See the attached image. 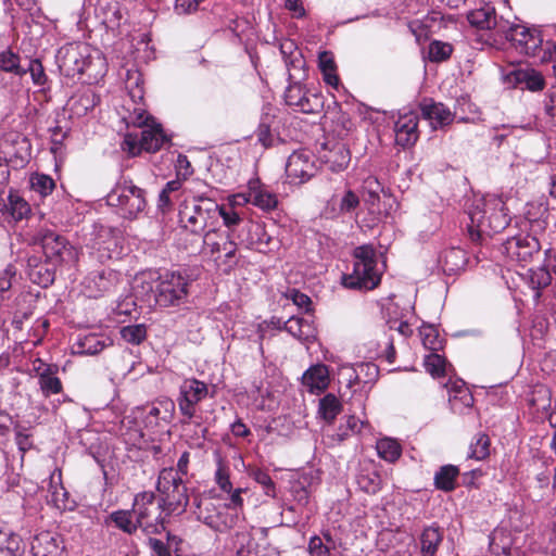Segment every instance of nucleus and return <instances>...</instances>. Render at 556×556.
<instances>
[{
    "label": "nucleus",
    "instance_id": "nucleus-54",
    "mask_svg": "<svg viewBox=\"0 0 556 556\" xmlns=\"http://www.w3.org/2000/svg\"><path fill=\"white\" fill-rule=\"evenodd\" d=\"M458 402H460L465 407H470L473 403V397L469 390L463 386L457 387L454 390V394L450 396V403L454 410L458 408Z\"/></svg>",
    "mask_w": 556,
    "mask_h": 556
},
{
    "label": "nucleus",
    "instance_id": "nucleus-53",
    "mask_svg": "<svg viewBox=\"0 0 556 556\" xmlns=\"http://www.w3.org/2000/svg\"><path fill=\"white\" fill-rule=\"evenodd\" d=\"M453 48L450 43L432 41L429 46V59L433 62H441L450 58Z\"/></svg>",
    "mask_w": 556,
    "mask_h": 556
},
{
    "label": "nucleus",
    "instance_id": "nucleus-10",
    "mask_svg": "<svg viewBox=\"0 0 556 556\" xmlns=\"http://www.w3.org/2000/svg\"><path fill=\"white\" fill-rule=\"evenodd\" d=\"M208 394L207 384L195 378L185 379L179 386L177 404L182 416V424H190L195 417V406Z\"/></svg>",
    "mask_w": 556,
    "mask_h": 556
},
{
    "label": "nucleus",
    "instance_id": "nucleus-18",
    "mask_svg": "<svg viewBox=\"0 0 556 556\" xmlns=\"http://www.w3.org/2000/svg\"><path fill=\"white\" fill-rule=\"evenodd\" d=\"M94 15L109 29L118 27L123 18L118 0H98L94 7Z\"/></svg>",
    "mask_w": 556,
    "mask_h": 556
},
{
    "label": "nucleus",
    "instance_id": "nucleus-50",
    "mask_svg": "<svg viewBox=\"0 0 556 556\" xmlns=\"http://www.w3.org/2000/svg\"><path fill=\"white\" fill-rule=\"evenodd\" d=\"M424 365L426 370L432 377H441L445 375V359L437 353H430L425 356Z\"/></svg>",
    "mask_w": 556,
    "mask_h": 556
},
{
    "label": "nucleus",
    "instance_id": "nucleus-30",
    "mask_svg": "<svg viewBox=\"0 0 556 556\" xmlns=\"http://www.w3.org/2000/svg\"><path fill=\"white\" fill-rule=\"evenodd\" d=\"M98 101L99 99L94 92L90 89H87L71 99L70 110L73 115L80 117L92 110L97 105Z\"/></svg>",
    "mask_w": 556,
    "mask_h": 556
},
{
    "label": "nucleus",
    "instance_id": "nucleus-49",
    "mask_svg": "<svg viewBox=\"0 0 556 556\" xmlns=\"http://www.w3.org/2000/svg\"><path fill=\"white\" fill-rule=\"evenodd\" d=\"M121 336L128 343L139 344L147 337V328L143 324L125 326L121 329Z\"/></svg>",
    "mask_w": 556,
    "mask_h": 556
},
{
    "label": "nucleus",
    "instance_id": "nucleus-38",
    "mask_svg": "<svg viewBox=\"0 0 556 556\" xmlns=\"http://www.w3.org/2000/svg\"><path fill=\"white\" fill-rule=\"evenodd\" d=\"M132 510L119 509L110 515V520L123 532L134 534L141 526L132 519Z\"/></svg>",
    "mask_w": 556,
    "mask_h": 556
},
{
    "label": "nucleus",
    "instance_id": "nucleus-32",
    "mask_svg": "<svg viewBox=\"0 0 556 556\" xmlns=\"http://www.w3.org/2000/svg\"><path fill=\"white\" fill-rule=\"evenodd\" d=\"M440 262L445 273L455 274L465 267L467 262L466 253L463 249L451 248L444 251Z\"/></svg>",
    "mask_w": 556,
    "mask_h": 556
},
{
    "label": "nucleus",
    "instance_id": "nucleus-40",
    "mask_svg": "<svg viewBox=\"0 0 556 556\" xmlns=\"http://www.w3.org/2000/svg\"><path fill=\"white\" fill-rule=\"evenodd\" d=\"M50 494L52 503L60 509H71L72 505L68 501L70 494L61 483V475L59 473L58 481L55 475L51 476Z\"/></svg>",
    "mask_w": 556,
    "mask_h": 556
},
{
    "label": "nucleus",
    "instance_id": "nucleus-20",
    "mask_svg": "<svg viewBox=\"0 0 556 556\" xmlns=\"http://www.w3.org/2000/svg\"><path fill=\"white\" fill-rule=\"evenodd\" d=\"M31 554L33 556H62L63 547L52 533L41 532L31 542Z\"/></svg>",
    "mask_w": 556,
    "mask_h": 556
},
{
    "label": "nucleus",
    "instance_id": "nucleus-46",
    "mask_svg": "<svg viewBox=\"0 0 556 556\" xmlns=\"http://www.w3.org/2000/svg\"><path fill=\"white\" fill-rule=\"evenodd\" d=\"M250 238L247 241V247L257 251H264V248L269 244L270 237L264 230V227L258 224H251L248 228Z\"/></svg>",
    "mask_w": 556,
    "mask_h": 556
},
{
    "label": "nucleus",
    "instance_id": "nucleus-8",
    "mask_svg": "<svg viewBox=\"0 0 556 556\" xmlns=\"http://www.w3.org/2000/svg\"><path fill=\"white\" fill-rule=\"evenodd\" d=\"M23 241L28 245H40L45 255L54 261H66L74 257L73 248L68 245L65 238L51 229L40 228L38 231H25Z\"/></svg>",
    "mask_w": 556,
    "mask_h": 556
},
{
    "label": "nucleus",
    "instance_id": "nucleus-15",
    "mask_svg": "<svg viewBox=\"0 0 556 556\" xmlns=\"http://www.w3.org/2000/svg\"><path fill=\"white\" fill-rule=\"evenodd\" d=\"M34 370L38 375V383L46 397L52 394H59L62 391V382L56 377L58 368L55 366L48 365L40 359H36L34 363Z\"/></svg>",
    "mask_w": 556,
    "mask_h": 556
},
{
    "label": "nucleus",
    "instance_id": "nucleus-56",
    "mask_svg": "<svg viewBox=\"0 0 556 556\" xmlns=\"http://www.w3.org/2000/svg\"><path fill=\"white\" fill-rule=\"evenodd\" d=\"M215 482L220 488L222 491L226 493H230L232 489V484L230 482L229 478V470L228 468L222 463V460L218 462L217 469L215 471Z\"/></svg>",
    "mask_w": 556,
    "mask_h": 556
},
{
    "label": "nucleus",
    "instance_id": "nucleus-1",
    "mask_svg": "<svg viewBox=\"0 0 556 556\" xmlns=\"http://www.w3.org/2000/svg\"><path fill=\"white\" fill-rule=\"evenodd\" d=\"M137 296L154 301L160 308L180 306L189 295V279L180 271L141 273L135 279Z\"/></svg>",
    "mask_w": 556,
    "mask_h": 556
},
{
    "label": "nucleus",
    "instance_id": "nucleus-24",
    "mask_svg": "<svg viewBox=\"0 0 556 556\" xmlns=\"http://www.w3.org/2000/svg\"><path fill=\"white\" fill-rule=\"evenodd\" d=\"M163 510H167L168 513H181L185 510L189 503V497L187 495V489L184 485V482L177 486H174L173 492H168L162 498Z\"/></svg>",
    "mask_w": 556,
    "mask_h": 556
},
{
    "label": "nucleus",
    "instance_id": "nucleus-2",
    "mask_svg": "<svg viewBox=\"0 0 556 556\" xmlns=\"http://www.w3.org/2000/svg\"><path fill=\"white\" fill-rule=\"evenodd\" d=\"M60 70L66 76L87 74L97 79L105 71V62L98 49L85 42H72L60 48L56 54Z\"/></svg>",
    "mask_w": 556,
    "mask_h": 556
},
{
    "label": "nucleus",
    "instance_id": "nucleus-42",
    "mask_svg": "<svg viewBox=\"0 0 556 556\" xmlns=\"http://www.w3.org/2000/svg\"><path fill=\"white\" fill-rule=\"evenodd\" d=\"M0 551L7 552L10 556H22L24 553L22 539L13 532L0 530Z\"/></svg>",
    "mask_w": 556,
    "mask_h": 556
},
{
    "label": "nucleus",
    "instance_id": "nucleus-21",
    "mask_svg": "<svg viewBox=\"0 0 556 556\" xmlns=\"http://www.w3.org/2000/svg\"><path fill=\"white\" fill-rule=\"evenodd\" d=\"M490 551L493 556H522V553L513 547L510 535L504 529H495L490 535Z\"/></svg>",
    "mask_w": 556,
    "mask_h": 556
},
{
    "label": "nucleus",
    "instance_id": "nucleus-9",
    "mask_svg": "<svg viewBox=\"0 0 556 556\" xmlns=\"http://www.w3.org/2000/svg\"><path fill=\"white\" fill-rule=\"evenodd\" d=\"M162 502L155 503L153 492H141L135 496L132 511L146 533H157L162 526Z\"/></svg>",
    "mask_w": 556,
    "mask_h": 556
},
{
    "label": "nucleus",
    "instance_id": "nucleus-22",
    "mask_svg": "<svg viewBox=\"0 0 556 556\" xmlns=\"http://www.w3.org/2000/svg\"><path fill=\"white\" fill-rule=\"evenodd\" d=\"M1 211L3 214L9 215L14 222L28 218L31 213L28 202L13 189L9 191L7 203L3 204Z\"/></svg>",
    "mask_w": 556,
    "mask_h": 556
},
{
    "label": "nucleus",
    "instance_id": "nucleus-63",
    "mask_svg": "<svg viewBox=\"0 0 556 556\" xmlns=\"http://www.w3.org/2000/svg\"><path fill=\"white\" fill-rule=\"evenodd\" d=\"M544 109L548 116H556V84L551 86L546 93Z\"/></svg>",
    "mask_w": 556,
    "mask_h": 556
},
{
    "label": "nucleus",
    "instance_id": "nucleus-4",
    "mask_svg": "<svg viewBox=\"0 0 556 556\" xmlns=\"http://www.w3.org/2000/svg\"><path fill=\"white\" fill-rule=\"evenodd\" d=\"M501 34L511 41L520 53L538 56L543 62L553 58L555 46L552 42H546L543 49L542 34L536 27H527L521 24H510L508 21H502Z\"/></svg>",
    "mask_w": 556,
    "mask_h": 556
},
{
    "label": "nucleus",
    "instance_id": "nucleus-26",
    "mask_svg": "<svg viewBox=\"0 0 556 556\" xmlns=\"http://www.w3.org/2000/svg\"><path fill=\"white\" fill-rule=\"evenodd\" d=\"M166 141L161 125L153 123L141 131L140 144L147 152H156Z\"/></svg>",
    "mask_w": 556,
    "mask_h": 556
},
{
    "label": "nucleus",
    "instance_id": "nucleus-31",
    "mask_svg": "<svg viewBox=\"0 0 556 556\" xmlns=\"http://www.w3.org/2000/svg\"><path fill=\"white\" fill-rule=\"evenodd\" d=\"M111 340L101 334L88 333L80 338L77 343V353L94 355L111 344Z\"/></svg>",
    "mask_w": 556,
    "mask_h": 556
},
{
    "label": "nucleus",
    "instance_id": "nucleus-55",
    "mask_svg": "<svg viewBox=\"0 0 556 556\" xmlns=\"http://www.w3.org/2000/svg\"><path fill=\"white\" fill-rule=\"evenodd\" d=\"M252 477L258 484H261L263 486L264 493L267 496H270V497L276 496L275 483L267 472H265L261 469H255L252 472Z\"/></svg>",
    "mask_w": 556,
    "mask_h": 556
},
{
    "label": "nucleus",
    "instance_id": "nucleus-36",
    "mask_svg": "<svg viewBox=\"0 0 556 556\" xmlns=\"http://www.w3.org/2000/svg\"><path fill=\"white\" fill-rule=\"evenodd\" d=\"M458 475L459 470L456 466H442L434 476L435 488L444 492L453 491L455 489V482Z\"/></svg>",
    "mask_w": 556,
    "mask_h": 556
},
{
    "label": "nucleus",
    "instance_id": "nucleus-28",
    "mask_svg": "<svg viewBox=\"0 0 556 556\" xmlns=\"http://www.w3.org/2000/svg\"><path fill=\"white\" fill-rule=\"evenodd\" d=\"M367 429L369 430L368 422L359 420L355 416H349L346 420L339 426L331 439L341 443L354 434H363L364 430Z\"/></svg>",
    "mask_w": 556,
    "mask_h": 556
},
{
    "label": "nucleus",
    "instance_id": "nucleus-16",
    "mask_svg": "<svg viewBox=\"0 0 556 556\" xmlns=\"http://www.w3.org/2000/svg\"><path fill=\"white\" fill-rule=\"evenodd\" d=\"M418 116L414 112L400 115L395 123V142L402 147L414 144L418 139Z\"/></svg>",
    "mask_w": 556,
    "mask_h": 556
},
{
    "label": "nucleus",
    "instance_id": "nucleus-58",
    "mask_svg": "<svg viewBox=\"0 0 556 556\" xmlns=\"http://www.w3.org/2000/svg\"><path fill=\"white\" fill-rule=\"evenodd\" d=\"M551 274L544 268H538L531 274V285L533 289H542L551 283Z\"/></svg>",
    "mask_w": 556,
    "mask_h": 556
},
{
    "label": "nucleus",
    "instance_id": "nucleus-6",
    "mask_svg": "<svg viewBox=\"0 0 556 556\" xmlns=\"http://www.w3.org/2000/svg\"><path fill=\"white\" fill-rule=\"evenodd\" d=\"M108 204L116 207L125 218H135L146 205V192L132 180L122 177L106 197Z\"/></svg>",
    "mask_w": 556,
    "mask_h": 556
},
{
    "label": "nucleus",
    "instance_id": "nucleus-37",
    "mask_svg": "<svg viewBox=\"0 0 556 556\" xmlns=\"http://www.w3.org/2000/svg\"><path fill=\"white\" fill-rule=\"evenodd\" d=\"M341 410L342 404L334 394L328 393L319 400L318 414L328 424L333 422Z\"/></svg>",
    "mask_w": 556,
    "mask_h": 556
},
{
    "label": "nucleus",
    "instance_id": "nucleus-61",
    "mask_svg": "<svg viewBox=\"0 0 556 556\" xmlns=\"http://www.w3.org/2000/svg\"><path fill=\"white\" fill-rule=\"evenodd\" d=\"M287 298L290 299L299 308H304L306 312L309 309L311 299L306 294L292 289L288 291Z\"/></svg>",
    "mask_w": 556,
    "mask_h": 556
},
{
    "label": "nucleus",
    "instance_id": "nucleus-11",
    "mask_svg": "<svg viewBox=\"0 0 556 556\" xmlns=\"http://www.w3.org/2000/svg\"><path fill=\"white\" fill-rule=\"evenodd\" d=\"M540 249L538 239L529 235H518L503 243V253L518 263L529 262Z\"/></svg>",
    "mask_w": 556,
    "mask_h": 556
},
{
    "label": "nucleus",
    "instance_id": "nucleus-13",
    "mask_svg": "<svg viewBox=\"0 0 556 556\" xmlns=\"http://www.w3.org/2000/svg\"><path fill=\"white\" fill-rule=\"evenodd\" d=\"M313 155L306 151L293 152L286 164L287 176L294 184H302L315 174Z\"/></svg>",
    "mask_w": 556,
    "mask_h": 556
},
{
    "label": "nucleus",
    "instance_id": "nucleus-3",
    "mask_svg": "<svg viewBox=\"0 0 556 556\" xmlns=\"http://www.w3.org/2000/svg\"><path fill=\"white\" fill-rule=\"evenodd\" d=\"M470 227L476 228L478 235L501 232L510 223L509 208L502 195L486 194L476 198L468 211Z\"/></svg>",
    "mask_w": 556,
    "mask_h": 556
},
{
    "label": "nucleus",
    "instance_id": "nucleus-48",
    "mask_svg": "<svg viewBox=\"0 0 556 556\" xmlns=\"http://www.w3.org/2000/svg\"><path fill=\"white\" fill-rule=\"evenodd\" d=\"M0 70L14 73L20 76L26 73L25 70L20 67V56L11 50L0 52Z\"/></svg>",
    "mask_w": 556,
    "mask_h": 556
},
{
    "label": "nucleus",
    "instance_id": "nucleus-7",
    "mask_svg": "<svg viewBox=\"0 0 556 556\" xmlns=\"http://www.w3.org/2000/svg\"><path fill=\"white\" fill-rule=\"evenodd\" d=\"M219 205L207 198L194 199L179 211L180 223L192 233H201L218 217Z\"/></svg>",
    "mask_w": 556,
    "mask_h": 556
},
{
    "label": "nucleus",
    "instance_id": "nucleus-52",
    "mask_svg": "<svg viewBox=\"0 0 556 556\" xmlns=\"http://www.w3.org/2000/svg\"><path fill=\"white\" fill-rule=\"evenodd\" d=\"M30 184L33 190L42 197L50 194L55 187L54 180L50 176L43 174L33 176L30 178Z\"/></svg>",
    "mask_w": 556,
    "mask_h": 556
},
{
    "label": "nucleus",
    "instance_id": "nucleus-43",
    "mask_svg": "<svg viewBox=\"0 0 556 556\" xmlns=\"http://www.w3.org/2000/svg\"><path fill=\"white\" fill-rule=\"evenodd\" d=\"M490 438L485 433H478L473 437L468 452V457L476 460H483L490 454Z\"/></svg>",
    "mask_w": 556,
    "mask_h": 556
},
{
    "label": "nucleus",
    "instance_id": "nucleus-29",
    "mask_svg": "<svg viewBox=\"0 0 556 556\" xmlns=\"http://www.w3.org/2000/svg\"><path fill=\"white\" fill-rule=\"evenodd\" d=\"M516 83L530 91H541L545 87L543 75L534 68H520L514 72Z\"/></svg>",
    "mask_w": 556,
    "mask_h": 556
},
{
    "label": "nucleus",
    "instance_id": "nucleus-51",
    "mask_svg": "<svg viewBox=\"0 0 556 556\" xmlns=\"http://www.w3.org/2000/svg\"><path fill=\"white\" fill-rule=\"evenodd\" d=\"M420 336L424 346L432 352L440 350L443 345L439 332L434 327H422Z\"/></svg>",
    "mask_w": 556,
    "mask_h": 556
},
{
    "label": "nucleus",
    "instance_id": "nucleus-5",
    "mask_svg": "<svg viewBox=\"0 0 556 556\" xmlns=\"http://www.w3.org/2000/svg\"><path fill=\"white\" fill-rule=\"evenodd\" d=\"M354 266L351 274L343 275V286L350 289L371 290L380 282L381 271L377 267L376 251L371 245L354 250Z\"/></svg>",
    "mask_w": 556,
    "mask_h": 556
},
{
    "label": "nucleus",
    "instance_id": "nucleus-12",
    "mask_svg": "<svg viewBox=\"0 0 556 556\" xmlns=\"http://www.w3.org/2000/svg\"><path fill=\"white\" fill-rule=\"evenodd\" d=\"M118 278V273L110 268L90 271L83 281L84 291L89 298H99L111 290L117 283Z\"/></svg>",
    "mask_w": 556,
    "mask_h": 556
},
{
    "label": "nucleus",
    "instance_id": "nucleus-62",
    "mask_svg": "<svg viewBox=\"0 0 556 556\" xmlns=\"http://www.w3.org/2000/svg\"><path fill=\"white\" fill-rule=\"evenodd\" d=\"M156 405L160 407L162 413V420L169 421L175 413V403L168 397L156 401Z\"/></svg>",
    "mask_w": 556,
    "mask_h": 556
},
{
    "label": "nucleus",
    "instance_id": "nucleus-23",
    "mask_svg": "<svg viewBox=\"0 0 556 556\" xmlns=\"http://www.w3.org/2000/svg\"><path fill=\"white\" fill-rule=\"evenodd\" d=\"M251 204L262 211H271L277 207L278 200L276 194L260 186L257 180L250 181Z\"/></svg>",
    "mask_w": 556,
    "mask_h": 556
},
{
    "label": "nucleus",
    "instance_id": "nucleus-60",
    "mask_svg": "<svg viewBox=\"0 0 556 556\" xmlns=\"http://www.w3.org/2000/svg\"><path fill=\"white\" fill-rule=\"evenodd\" d=\"M218 216L223 218L224 225L228 228L238 225L241 220L239 214L232 207L219 206Z\"/></svg>",
    "mask_w": 556,
    "mask_h": 556
},
{
    "label": "nucleus",
    "instance_id": "nucleus-19",
    "mask_svg": "<svg viewBox=\"0 0 556 556\" xmlns=\"http://www.w3.org/2000/svg\"><path fill=\"white\" fill-rule=\"evenodd\" d=\"M468 22L480 29H495L501 34V22L497 20L495 10L491 5H484L470 11L467 15Z\"/></svg>",
    "mask_w": 556,
    "mask_h": 556
},
{
    "label": "nucleus",
    "instance_id": "nucleus-17",
    "mask_svg": "<svg viewBox=\"0 0 556 556\" xmlns=\"http://www.w3.org/2000/svg\"><path fill=\"white\" fill-rule=\"evenodd\" d=\"M329 383V369L324 364L311 366L302 376V384L311 394L323 393L328 388Z\"/></svg>",
    "mask_w": 556,
    "mask_h": 556
},
{
    "label": "nucleus",
    "instance_id": "nucleus-34",
    "mask_svg": "<svg viewBox=\"0 0 556 556\" xmlns=\"http://www.w3.org/2000/svg\"><path fill=\"white\" fill-rule=\"evenodd\" d=\"M233 547L238 556H262L260 546L250 532H238L235 535Z\"/></svg>",
    "mask_w": 556,
    "mask_h": 556
},
{
    "label": "nucleus",
    "instance_id": "nucleus-33",
    "mask_svg": "<svg viewBox=\"0 0 556 556\" xmlns=\"http://www.w3.org/2000/svg\"><path fill=\"white\" fill-rule=\"evenodd\" d=\"M332 549H336V541L329 532H324L321 536L314 535L308 541L309 556H331Z\"/></svg>",
    "mask_w": 556,
    "mask_h": 556
},
{
    "label": "nucleus",
    "instance_id": "nucleus-44",
    "mask_svg": "<svg viewBox=\"0 0 556 556\" xmlns=\"http://www.w3.org/2000/svg\"><path fill=\"white\" fill-rule=\"evenodd\" d=\"M181 481L182 478L174 468H164L159 475L156 488L163 497L169 491L173 492L174 486L179 485Z\"/></svg>",
    "mask_w": 556,
    "mask_h": 556
},
{
    "label": "nucleus",
    "instance_id": "nucleus-59",
    "mask_svg": "<svg viewBox=\"0 0 556 556\" xmlns=\"http://www.w3.org/2000/svg\"><path fill=\"white\" fill-rule=\"evenodd\" d=\"M130 122L138 127H147L155 123L154 118L150 116L143 109L136 108L130 115Z\"/></svg>",
    "mask_w": 556,
    "mask_h": 556
},
{
    "label": "nucleus",
    "instance_id": "nucleus-14",
    "mask_svg": "<svg viewBox=\"0 0 556 556\" xmlns=\"http://www.w3.org/2000/svg\"><path fill=\"white\" fill-rule=\"evenodd\" d=\"M420 110L424 118L429 121L433 129L444 128L455 118V114L446 105L432 100H424L420 103Z\"/></svg>",
    "mask_w": 556,
    "mask_h": 556
},
{
    "label": "nucleus",
    "instance_id": "nucleus-47",
    "mask_svg": "<svg viewBox=\"0 0 556 556\" xmlns=\"http://www.w3.org/2000/svg\"><path fill=\"white\" fill-rule=\"evenodd\" d=\"M332 201L339 206L338 212L333 216L351 214L355 212L359 205V198L352 190L344 191L340 199L333 198Z\"/></svg>",
    "mask_w": 556,
    "mask_h": 556
},
{
    "label": "nucleus",
    "instance_id": "nucleus-35",
    "mask_svg": "<svg viewBox=\"0 0 556 556\" xmlns=\"http://www.w3.org/2000/svg\"><path fill=\"white\" fill-rule=\"evenodd\" d=\"M318 65L324 75L326 84L333 88L339 86V77L337 75V66L331 52L323 51L318 55Z\"/></svg>",
    "mask_w": 556,
    "mask_h": 556
},
{
    "label": "nucleus",
    "instance_id": "nucleus-64",
    "mask_svg": "<svg viewBox=\"0 0 556 556\" xmlns=\"http://www.w3.org/2000/svg\"><path fill=\"white\" fill-rule=\"evenodd\" d=\"M257 141L264 147L268 148L273 144V135L268 125L262 123L256 130Z\"/></svg>",
    "mask_w": 556,
    "mask_h": 556
},
{
    "label": "nucleus",
    "instance_id": "nucleus-25",
    "mask_svg": "<svg viewBox=\"0 0 556 556\" xmlns=\"http://www.w3.org/2000/svg\"><path fill=\"white\" fill-rule=\"evenodd\" d=\"M285 330L300 341H309L315 338V328L313 323L303 317H290L285 323Z\"/></svg>",
    "mask_w": 556,
    "mask_h": 556
},
{
    "label": "nucleus",
    "instance_id": "nucleus-45",
    "mask_svg": "<svg viewBox=\"0 0 556 556\" xmlns=\"http://www.w3.org/2000/svg\"><path fill=\"white\" fill-rule=\"evenodd\" d=\"M350 160L349 150L343 144H337L334 149L330 151L327 163L332 172H341L348 167Z\"/></svg>",
    "mask_w": 556,
    "mask_h": 556
},
{
    "label": "nucleus",
    "instance_id": "nucleus-27",
    "mask_svg": "<svg viewBox=\"0 0 556 556\" xmlns=\"http://www.w3.org/2000/svg\"><path fill=\"white\" fill-rule=\"evenodd\" d=\"M442 539V532L438 527L425 528L419 538L421 556H434Z\"/></svg>",
    "mask_w": 556,
    "mask_h": 556
},
{
    "label": "nucleus",
    "instance_id": "nucleus-57",
    "mask_svg": "<svg viewBox=\"0 0 556 556\" xmlns=\"http://www.w3.org/2000/svg\"><path fill=\"white\" fill-rule=\"evenodd\" d=\"M28 72L30 73L33 83L35 85H37V86L45 85V83L47 80V76L45 74L43 66L39 60L35 59L29 62Z\"/></svg>",
    "mask_w": 556,
    "mask_h": 556
},
{
    "label": "nucleus",
    "instance_id": "nucleus-41",
    "mask_svg": "<svg viewBox=\"0 0 556 556\" xmlns=\"http://www.w3.org/2000/svg\"><path fill=\"white\" fill-rule=\"evenodd\" d=\"M376 450L378 455L390 463L395 462L402 453L399 442L391 438H383L377 441Z\"/></svg>",
    "mask_w": 556,
    "mask_h": 556
},
{
    "label": "nucleus",
    "instance_id": "nucleus-39",
    "mask_svg": "<svg viewBox=\"0 0 556 556\" xmlns=\"http://www.w3.org/2000/svg\"><path fill=\"white\" fill-rule=\"evenodd\" d=\"M229 232H219L214 229L208 230L204 236V245L206 249H208L212 256H214L215 261H218L222 258V250H223V243L225 240L230 239Z\"/></svg>",
    "mask_w": 556,
    "mask_h": 556
}]
</instances>
